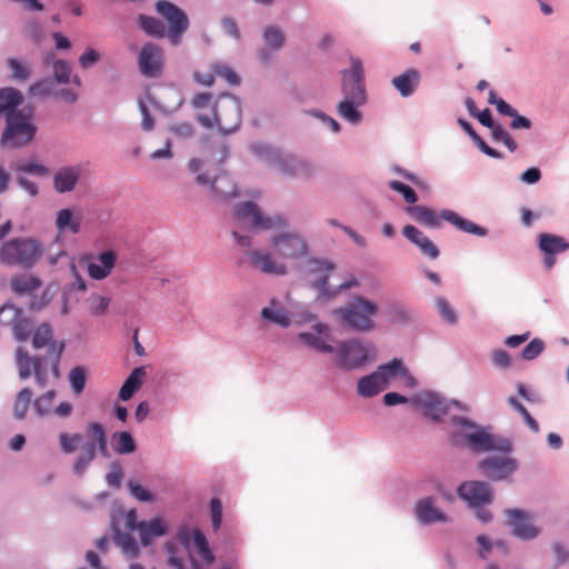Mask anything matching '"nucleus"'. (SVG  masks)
<instances>
[{"instance_id":"nucleus-1","label":"nucleus","mask_w":569,"mask_h":569,"mask_svg":"<svg viewBox=\"0 0 569 569\" xmlns=\"http://www.w3.org/2000/svg\"><path fill=\"white\" fill-rule=\"evenodd\" d=\"M341 89L343 99L337 106L338 114L350 123H358L361 120L358 109L367 101L360 59L352 58L350 70L341 72Z\"/></svg>"},{"instance_id":"nucleus-2","label":"nucleus","mask_w":569,"mask_h":569,"mask_svg":"<svg viewBox=\"0 0 569 569\" xmlns=\"http://www.w3.org/2000/svg\"><path fill=\"white\" fill-rule=\"evenodd\" d=\"M64 350V343H52L50 355L47 357H30L28 352L19 347L16 350V365L18 367L19 378L27 380L33 373L39 387L44 388L48 385V373H52L54 379L60 378L59 363Z\"/></svg>"},{"instance_id":"nucleus-3","label":"nucleus","mask_w":569,"mask_h":569,"mask_svg":"<svg viewBox=\"0 0 569 569\" xmlns=\"http://www.w3.org/2000/svg\"><path fill=\"white\" fill-rule=\"evenodd\" d=\"M43 247L31 237H17L0 246V263L8 267L32 268L41 258Z\"/></svg>"},{"instance_id":"nucleus-4","label":"nucleus","mask_w":569,"mask_h":569,"mask_svg":"<svg viewBox=\"0 0 569 569\" xmlns=\"http://www.w3.org/2000/svg\"><path fill=\"white\" fill-rule=\"evenodd\" d=\"M197 121L206 129L217 127L222 134L237 131L241 124V104L232 94H222L213 106L212 118L199 114Z\"/></svg>"},{"instance_id":"nucleus-5","label":"nucleus","mask_w":569,"mask_h":569,"mask_svg":"<svg viewBox=\"0 0 569 569\" xmlns=\"http://www.w3.org/2000/svg\"><path fill=\"white\" fill-rule=\"evenodd\" d=\"M253 150L284 177L308 179L316 172V167L308 160L293 154H282L269 146L258 144Z\"/></svg>"},{"instance_id":"nucleus-6","label":"nucleus","mask_w":569,"mask_h":569,"mask_svg":"<svg viewBox=\"0 0 569 569\" xmlns=\"http://www.w3.org/2000/svg\"><path fill=\"white\" fill-rule=\"evenodd\" d=\"M335 312L340 316L343 325L352 330L366 332L375 327L372 317L377 315L378 306L362 297H356Z\"/></svg>"},{"instance_id":"nucleus-7","label":"nucleus","mask_w":569,"mask_h":569,"mask_svg":"<svg viewBox=\"0 0 569 569\" xmlns=\"http://www.w3.org/2000/svg\"><path fill=\"white\" fill-rule=\"evenodd\" d=\"M232 219L238 229L270 230L287 224L286 219L281 216H263L259 206L252 201L237 204L232 212Z\"/></svg>"},{"instance_id":"nucleus-8","label":"nucleus","mask_w":569,"mask_h":569,"mask_svg":"<svg viewBox=\"0 0 569 569\" xmlns=\"http://www.w3.org/2000/svg\"><path fill=\"white\" fill-rule=\"evenodd\" d=\"M452 423L457 427L476 429L465 436L467 446L473 451H499L508 453L512 449V445L508 439L493 436L482 428H477L472 421L465 417L453 416Z\"/></svg>"},{"instance_id":"nucleus-9","label":"nucleus","mask_w":569,"mask_h":569,"mask_svg":"<svg viewBox=\"0 0 569 569\" xmlns=\"http://www.w3.org/2000/svg\"><path fill=\"white\" fill-rule=\"evenodd\" d=\"M37 128L30 121V116L21 111L7 117V126L1 136V144L11 149L21 148L29 144L34 136Z\"/></svg>"},{"instance_id":"nucleus-10","label":"nucleus","mask_w":569,"mask_h":569,"mask_svg":"<svg viewBox=\"0 0 569 569\" xmlns=\"http://www.w3.org/2000/svg\"><path fill=\"white\" fill-rule=\"evenodd\" d=\"M156 11L167 22V38L171 44L178 46L189 28L187 13L174 3L167 0L156 2Z\"/></svg>"},{"instance_id":"nucleus-11","label":"nucleus","mask_w":569,"mask_h":569,"mask_svg":"<svg viewBox=\"0 0 569 569\" xmlns=\"http://www.w3.org/2000/svg\"><path fill=\"white\" fill-rule=\"evenodd\" d=\"M335 266L322 261V260H311L309 262V270L308 273L311 277L310 282L312 287L317 290H319V293L323 298H331L336 296L338 290L340 289H348L355 284H357V280L352 278L351 280L347 282H341L337 286V290L329 291L326 288L327 279L329 274L333 271Z\"/></svg>"},{"instance_id":"nucleus-12","label":"nucleus","mask_w":569,"mask_h":569,"mask_svg":"<svg viewBox=\"0 0 569 569\" xmlns=\"http://www.w3.org/2000/svg\"><path fill=\"white\" fill-rule=\"evenodd\" d=\"M271 244L278 256L296 260L308 253L306 240L297 233H282L272 238Z\"/></svg>"},{"instance_id":"nucleus-13","label":"nucleus","mask_w":569,"mask_h":569,"mask_svg":"<svg viewBox=\"0 0 569 569\" xmlns=\"http://www.w3.org/2000/svg\"><path fill=\"white\" fill-rule=\"evenodd\" d=\"M369 348L358 340L342 342L338 348L339 366L352 370L363 366L369 359Z\"/></svg>"},{"instance_id":"nucleus-14","label":"nucleus","mask_w":569,"mask_h":569,"mask_svg":"<svg viewBox=\"0 0 569 569\" xmlns=\"http://www.w3.org/2000/svg\"><path fill=\"white\" fill-rule=\"evenodd\" d=\"M517 468V460L509 456H490L479 462V469L492 480H507Z\"/></svg>"},{"instance_id":"nucleus-15","label":"nucleus","mask_w":569,"mask_h":569,"mask_svg":"<svg viewBox=\"0 0 569 569\" xmlns=\"http://www.w3.org/2000/svg\"><path fill=\"white\" fill-rule=\"evenodd\" d=\"M413 401L423 409L427 417L433 420H440L452 406L459 407L458 401H448L433 392L419 393Z\"/></svg>"},{"instance_id":"nucleus-16","label":"nucleus","mask_w":569,"mask_h":569,"mask_svg":"<svg viewBox=\"0 0 569 569\" xmlns=\"http://www.w3.org/2000/svg\"><path fill=\"white\" fill-rule=\"evenodd\" d=\"M458 495L471 507L479 508L492 501V491L487 482L466 481L458 488Z\"/></svg>"},{"instance_id":"nucleus-17","label":"nucleus","mask_w":569,"mask_h":569,"mask_svg":"<svg viewBox=\"0 0 569 569\" xmlns=\"http://www.w3.org/2000/svg\"><path fill=\"white\" fill-rule=\"evenodd\" d=\"M390 381L389 367L387 365L379 366L371 375L362 377L358 381V393L365 398H371L383 391Z\"/></svg>"},{"instance_id":"nucleus-18","label":"nucleus","mask_w":569,"mask_h":569,"mask_svg":"<svg viewBox=\"0 0 569 569\" xmlns=\"http://www.w3.org/2000/svg\"><path fill=\"white\" fill-rule=\"evenodd\" d=\"M138 64L144 77H159L162 71V50L153 43H146L139 53Z\"/></svg>"},{"instance_id":"nucleus-19","label":"nucleus","mask_w":569,"mask_h":569,"mask_svg":"<svg viewBox=\"0 0 569 569\" xmlns=\"http://www.w3.org/2000/svg\"><path fill=\"white\" fill-rule=\"evenodd\" d=\"M249 264L262 273L283 276L287 267L283 262L277 261L269 252L262 250H249L247 252Z\"/></svg>"},{"instance_id":"nucleus-20","label":"nucleus","mask_w":569,"mask_h":569,"mask_svg":"<svg viewBox=\"0 0 569 569\" xmlns=\"http://www.w3.org/2000/svg\"><path fill=\"white\" fill-rule=\"evenodd\" d=\"M508 525L512 532L520 539H532L539 535V529L530 521L529 515L518 509L506 511Z\"/></svg>"},{"instance_id":"nucleus-21","label":"nucleus","mask_w":569,"mask_h":569,"mask_svg":"<svg viewBox=\"0 0 569 569\" xmlns=\"http://www.w3.org/2000/svg\"><path fill=\"white\" fill-rule=\"evenodd\" d=\"M313 328L316 332H300L298 338L318 352H333L335 349L329 343L331 340L329 327L323 323H317Z\"/></svg>"},{"instance_id":"nucleus-22","label":"nucleus","mask_w":569,"mask_h":569,"mask_svg":"<svg viewBox=\"0 0 569 569\" xmlns=\"http://www.w3.org/2000/svg\"><path fill=\"white\" fill-rule=\"evenodd\" d=\"M197 182L210 184L214 194L220 199H229L237 196V187L226 172L217 176L213 180L207 173H200L197 176Z\"/></svg>"},{"instance_id":"nucleus-23","label":"nucleus","mask_w":569,"mask_h":569,"mask_svg":"<svg viewBox=\"0 0 569 569\" xmlns=\"http://www.w3.org/2000/svg\"><path fill=\"white\" fill-rule=\"evenodd\" d=\"M403 236L415 243L420 252L430 259H437L440 254L438 247L418 228L407 224L402 229Z\"/></svg>"},{"instance_id":"nucleus-24","label":"nucleus","mask_w":569,"mask_h":569,"mask_svg":"<svg viewBox=\"0 0 569 569\" xmlns=\"http://www.w3.org/2000/svg\"><path fill=\"white\" fill-rule=\"evenodd\" d=\"M80 166H70L60 168L53 176V187L60 192L72 191L80 178Z\"/></svg>"},{"instance_id":"nucleus-25","label":"nucleus","mask_w":569,"mask_h":569,"mask_svg":"<svg viewBox=\"0 0 569 569\" xmlns=\"http://www.w3.org/2000/svg\"><path fill=\"white\" fill-rule=\"evenodd\" d=\"M116 264V254L113 251H104L100 253L96 262H90L88 266V274L96 280L107 278Z\"/></svg>"},{"instance_id":"nucleus-26","label":"nucleus","mask_w":569,"mask_h":569,"mask_svg":"<svg viewBox=\"0 0 569 569\" xmlns=\"http://www.w3.org/2000/svg\"><path fill=\"white\" fill-rule=\"evenodd\" d=\"M415 515L422 523H432L445 521V515L435 507V500L431 497L421 499L415 507Z\"/></svg>"},{"instance_id":"nucleus-27","label":"nucleus","mask_w":569,"mask_h":569,"mask_svg":"<svg viewBox=\"0 0 569 569\" xmlns=\"http://www.w3.org/2000/svg\"><path fill=\"white\" fill-rule=\"evenodd\" d=\"M420 82V72L413 68L406 70L403 73L395 77L391 81L392 86L402 97L411 96Z\"/></svg>"},{"instance_id":"nucleus-28","label":"nucleus","mask_w":569,"mask_h":569,"mask_svg":"<svg viewBox=\"0 0 569 569\" xmlns=\"http://www.w3.org/2000/svg\"><path fill=\"white\" fill-rule=\"evenodd\" d=\"M441 217L445 221L453 224L457 229H459L460 231H463L466 233H471V234H476V236H480V237H483L487 234V230L485 228L473 223L470 220L462 218L455 211H451L448 209L442 210Z\"/></svg>"},{"instance_id":"nucleus-29","label":"nucleus","mask_w":569,"mask_h":569,"mask_svg":"<svg viewBox=\"0 0 569 569\" xmlns=\"http://www.w3.org/2000/svg\"><path fill=\"white\" fill-rule=\"evenodd\" d=\"M407 212L417 222L429 228H439L441 226V220H443L441 217V212L437 213L433 209L426 206L408 207Z\"/></svg>"},{"instance_id":"nucleus-30","label":"nucleus","mask_w":569,"mask_h":569,"mask_svg":"<svg viewBox=\"0 0 569 569\" xmlns=\"http://www.w3.org/2000/svg\"><path fill=\"white\" fill-rule=\"evenodd\" d=\"M42 286V281L33 274H17L11 278L10 287L19 296L33 295Z\"/></svg>"},{"instance_id":"nucleus-31","label":"nucleus","mask_w":569,"mask_h":569,"mask_svg":"<svg viewBox=\"0 0 569 569\" xmlns=\"http://www.w3.org/2000/svg\"><path fill=\"white\" fill-rule=\"evenodd\" d=\"M164 531L166 527L162 520L158 518H154L148 522L140 521L137 525V532L144 546L149 545L153 538L162 536Z\"/></svg>"},{"instance_id":"nucleus-32","label":"nucleus","mask_w":569,"mask_h":569,"mask_svg":"<svg viewBox=\"0 0 569 569\" xmlns=\"http://www.w3.org/2000/svg\"><path fill=\"white\" fill-rule=\"evenodd\" d=\"M144 377L146 370L143 367L133 369L119 390V399L122 401L129 400L141 387Z\"/></svg>"},{"instance_id":"nucleus-33","label":"nucleus","mask_w":569,"mask_h":569,"mask_svg":"<svg viewBox=\"0 0 569 569\" xmlns=\"http://www.w3.org/2000/svg\"><path fill=\"white\" fill-rule=\"evenodd\" d=\"M538 246L546 254H557L569 249V243L562 237L551 233H540Z\"/></svg>"},{"instance_id":"nucleus-34","label":"nucleus","mask_w":569,"mask_h":569,"mask_svg":"<svg viewBox=\"0 0 569 569\" xmlns=\"http://www.w3.org/2000/svg\"><path fill=\"white\" fill-rule=\"evenodd\" d=\"M261 317L283 328L290 325L288 312L276 299H272L270 305L261 310Z\"/></svg>"},{"instance_id":"nucleus-35","label":"nucleus","mask_w":569,"mask_h":569,"mask_svg":"<svg viewBox=\"0 0 569 569\" xmlns=\"http://www.w3.org/2000/svg\"><path fill=\"white\" fill-rule=\"evenodd\" d=\"M22 101V94L14 88L0 89V113H16V107Z\"/></svg>"},{"instance_id":"nucleus-36","label":"nucleus","mask_w":569,"mask_h":569,"mask_svg":"<svg viewBox=\"0 0 569 569\" xmlns=\"http://www.w3.org/2000/svg\"><path fill=\"white\" fill-rule=\"evenodd\" d=\"M80 218L76 217L71 209H61L57 213L56 227L59 232L69 230L72 233H78L80 231Z\"/></svg>"},{"instance_id":"nucleus-37","label":"nucleus","mask_w":569,"mask_h":569,"mask_svg":"<svg viewBox=\"0 0 569 569\" xmlns=\"http://www.w3.org/2000/svg\"><path fill=\"white\" fill-rule=\"evenodd\" d=\"M138 22L148 36L159 39L167 37V28L161 20L151 16L139 14Z\"/></svg>"},{"instance_id":"nucleus-38","label":"nucleus","mask_w":569,"mask_h":569,"mask_svg":"<svg viewBox=\"0 0 569 569\" xmlns=\"http://www.w3.org/2000/svg\"><path fill=\"white\" fill-rule=\"evenodd\" d=\"M87 431L91 439L90 442L96 445V450L98 449L101 456L109 457L107 435L102 425L99 422H91L88 426Z\"/></svg>"},{"instance_id":"nucleus-39","label":"nucleus","mask_w":569,"mask_h":569,"mask_svg":"<svg viewBox=\"0 0 569 569\" xmlns=\"http://www.w3.org/2000/svg\"><path fill=\"white\" fill-rule=\"evenodd\" d=\"M32 390L28 387L22 388L16 396L13 402V416L18 420L26 418L32 401Z\"/></svg>"},{"instance_id":"nucleus-40","label":"nucleus","mask_w":569,"mask_h":569,"mask_svg":"<svg viewBox=\"0 0 569 569\" xmlns=\"http://www.w3.org/2000/svg\"><path fill=\"white\" fill-rule=\"evenodd\" d=\"M262 38L266 47L272 51L280 50L286 41L283 31L278 26H268L263 29Z\"/></svg>"},{"instance_id":"nucleus-41","label":"nucleus","mask_w":569,"mask_h":569,"mask_svg":"<svg viewBox=\"0 0 569 569\" xmlns=\"http://www.w3.org/2000/svg\"><path fill=\"white\" fill-rule=\"evenodd\" d=\"M390 380L400 379L401 382L409 388L416 386V379L403 367L400 359H393L388 363Z\"/></svg>"},{"instance_id":"nucleus-42","label":"nucleus","mask_w":569,"mask_h":569,"mask_svg":"<svg viewBox=\"0 0 569 569\" xmlns=\"http://www.w3.org/2000/svg\"><path fill=\"white\" fill-rule=\"evenodd\" d=\"M112 440L113 449L119 455L132 453L136 450V442L128 431L113 433Z\"/></svg>"},{"instance_id":"nucleus-43","label":"nucleus","mask_w":569,"mask_h":569,"mask_svg":"<svg viewBox=\"0 0 569 569\" xmlns=\"http://www.w3.org/2000/svg\"><path fill=\"white\" fill-rule=\"evenodd\" d=\"M57 392L54 390H49L44 392L43 395L39 396L33 401V408L38 416L44 417L49 416L53 411V400L56 399Z\"/></svg>"},{"instance_id":"nucleus-44","label":"nucleus","mask_w":569,"mask_h":569,"mask_svg":"<svg viewBox=\"0 0 569 569\" xmlns=\"http://www.w3.org/2000/svg\"><path fill=\"white\" fill-rule=\"evenodd\" d=\"M96 457V445L93 442H87L82 447V451L80 456L76 459L73 465V470L78 475H82L88 467V465Z\"/></svg>"},{"instance_id":"nucleus-45","label":"nucleus","mask_w":569,"mask_h":569,"mask_svg":"<svg viewBox=\"0 0 569 569\" xmlns=\"http://www.w3.org/2000/svg\"><path fill=\"white\" fill-rule=\"evenodd\" d=\"M52 343H58L52 340V329L49 325L42 323L33 333L32 346L34 349H40L43 347L50 348Z\"/></svg>"},{"instance_id":"nucleus-46","label":"nucleus","mask_w":569,"mask_h":569,"mask_svg":"<svg viewBox=\"0 0 569 569\" xmlns=\"http://www.w3.org/2000/svg\"><path fill=\"white\" fill-rule=\"evenodd\" d=\"M86 370L83 367H74L69 372V381L76 395H80L86 387Z\"/></svg>"},{"instance_id":"nucleus-47","label":"nucleus","mask_w":569,"mask_h":569,"mask_svg":"<svg viewBox=\"0 0 569 569\" xmlns=\"http://www.w3.org/2000/svg\"><path fill=\"white\" fill-rule=\"evenodd\" d=\"M14 338L18 341H27L32 331V322L20 316L12 326Z\"/></svg>"},{"instance_id":"nucleus-48","label":"nucleus","mask_w":569,"mask_h":569,"mask_svg":"<svg viewBox=\"0 0 569 569\" xmlns=\"http://www.w3.org/2000/svg\"><path fill=\"white\" fill-rule=\"evenodd\" d=\"M508 405L511 406L515 410H517L523 418L527 426L533 431H539L538 422L532 418L529 411L520 403L515 397H509L507 400Z\"/></svg>"},{"instance_id":"nucleus-49","label":"nucleus","mask_w":569,"mask_h":569,"mask_svg":"<svg viewBox=\"0 0 569 569\" xmlns=\"http://www.w3.org/2000/svg\"><path fill=\"white\" fill-rule=\"evenodd\" d=\"M116 541L127 556L136 557L138 555L139 547L133 537H131L129 533H118Z\"/></svg>"},{"instance_id":"nucleus-50","label":"nucleus","mask_w":569,"mask_h":569,"mask_svg":"<svg viewBox=\"0 0 569 569\" xmlns=\"http://www.w3.org/2000/svg\"><path fill=\"white\" fill-rule=\"evenodd\" d=\"M81 440H82V437L80 433L69 435L67 432H61L59 435V443H60L61 450L64 453L73 452L80 445Z\"/></svg>"},{"instance_id":"nucleus-51","label":"nucleus","mask_w":569,"mask_h":569,"mask_svg":"<svg viewBox=\"0 0 569 569\" xmlns=\"http://www.w3.org/2000/svg\"><path fill=\"white\" fill-rule=\"evenodd\" d=\"M20 316H22L21 309L13 305H4L0 308V325L13 326Z\"/></svg>"},{"instance_id":"nucleus-52","label":"nucleus","mask_w":569,"mask_h":569,"mask_svg":"<svg viewBox=\"0 0 569 569\" xmlns=\"http://www.w3.org/2000/svg\"><path fill=\"white\" fill-rule=\"evenodd\" d=\"M545 347L543 340L535 338L522 349L521 358L525 360H533L542 353Z\"/></svg>"},{"instance_id":"nucleus-53","label":"nucleus","mask_w":569,"mask_h":569,"mask_svg":"<svg viewBox=\"0 0 569 569\" xmlns=\"http://www.w3.org/2000/svg\"><path fill=\"white\" fill-rule=\"evenodd\" d=\"M53 76L59 83H69L71 77V67L67 61L57 60L53 63Z\"/></svg>"},{"instance_id":"nucleus-54","label":"nucleus","mask_w":569,"mask_h":569,"mask_svg":"<svg viewBox=\"0 0 569 569\" xmlns=\"http://www.w3.org/2000/svg\"><path fill=\"white\" fill-rule=\"evenodd\" d=\"M8 66L11 69L12 78L19 81H26L30 77V69L28 66L20 62L18 59H8Z\"/></svg>"},{"instance_id":"nucleus-55","label":"nucleus","mask_w":569,"mask_h":569,"mask_svg":"<svg viewBox=\"0 0 569 569\" xmlns=\"http://www.w3.org/2000/svg\"><path fill=\"white\" fill-rule=\"evenodd\" d=\"M53 92V81L51 79H42L29 88V93L33 97H47Z\"/></svg>"},{"instance_id":"nucleus-56","label":"nucleus","mask_w":569,"mask_h":569,"mask_svg":"<svg viewBox=\"0 0 569 569\" xmlns=\"http://www.w3.org/2000/svg\"><path fill=\"white\" fill-rule=\"evenodd\" d=\"M88 301L90 312L96 316L103 315L110 305L109 298L98 295L91 296Z\"/></svg>"},{"instance_id":"nucleus-57","label":"nucleus","mask_w":569,"mask_h":569,"mask_svg":"<svg viewBox=\"0 0 569 569\" xmlns=\"http://www.w3.org/2000/svg\"><path fill=\"white\" fill-rule=\"evenodd\" d=\"M389 187L393 191L401 193L403 199L406 200V202H408V203L417 202V200H418L417 193L409 186H407L400 181L393 180V181L389 182Z\"/></svg>"},{"instance_id":"nucleus-58","label":"nucleus","mask_w":569,"mask_h":569,"mask_svg":"<svg viewBox=\"0 0 569 569\" xmlns=\"http://www.w3.org/2000/svg\"><path fill=\"white\" fill-rule=\"evenodd\" d=\"M17 170L20 172L32 173L42 177L48 176L50 173L49 169L46 166L38 163L37 161L33 160L19 164Z\"/></svg>"},{"instance_id":"nucleus-59","label":"nucleus","mask_w":569,"mask_h":569,"mask_svg":"<svg viewBox=\"0 0 569 569\" xmlns=\"http://www.w3.org/2000/svg\"><path fill=\"white\" fill-rule=\"evenodd\" d=\"M212 70L217 77L224 79L229 84L237 86L239 83V77L229 67L223 64H213Z\"/></svg>"},{"instance_id":"nucleus-60","label":"nucleus","mask_w":569,"mask_h":569,"mask_svg":"<svg viewBox=\"0 0 569 569\" xmlns=\"http://www.w3.org/2000/svg\"><path fill=\"white\" fill-rule=\"evenodd\" d=\"M211 522L213 531L217 532L220 529L222 521V503L220 499L212 498L210 501Z\"/></svg>"},{"instance_id":"nucleus-61","label":"nucleus","mask_w":569,"mask_h":569,"mask_svg":"<svg viewBox=\"0 0 569 569\" xmlns=\"http://www.w3.org/2000/svg\"><path fill=\"white\" fill-rule=\"evenodd\" d=\"M131 495L139 501L148 502L153 500L152 493L143 486L136 483L134 481L128 482Z\"/></svg>"},{"instance_id":"nucleus-62","label":"nucleus","mask_w":569,"mask_h":569,"mask_svg":"<svg viewBox=\"0 0 569 569\" xmlns=\"http://www.w3.org/2000/svg\"><path fill=\"white\" fill-rule=\"evenodd\" d=\"M437 307H438L440 316L446 321H448L449 323H456L457 316H456L455 311L452 310V308L450 307V305L448 303V301L446 299L438 298L437 299Z\"/></svg>"},{"instance_id":"nucleus-63","label":"nucleus","mask_w":569,"mask_h":569,"mask_svg":"<svg viewBox=\"0 0 569 569\" xmlns=\"http://www.w3.org/2000/svg\"><path fill=\"white\" fill-rule=\"evenodd\" d=\"M222 30L231 36L233 39L239 40L241 38L240 30L238 28L237 21L231 17H223L221 19Z\"/></svg>"},{"instance_id":"nucleus-64","label":"nucleus","mask_w":569,"mask_h":569,"mask_svg":"<svg viewBox=\"0 0 569 569\" xmlns=\"http://www.w3.org/2000/svg\"><path fill=\"white\" fill-rule=\"evenodd\" d=\"M100 59V54L94 49H87L79 58V64L83 69H88L93 66Z\"/></svg>"}]
</instances>
